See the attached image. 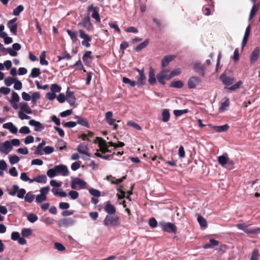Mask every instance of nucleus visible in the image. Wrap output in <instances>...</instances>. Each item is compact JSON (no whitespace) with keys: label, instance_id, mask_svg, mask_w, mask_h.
<instances>
[{"label":"nucleus","instance_id":"nucleus-1","mask_svg":"<svg viewBox=\"0 0 260 260\" xmlns=\"http://www.w3.org/2000/svg\"><path fill=\"white\" fill-rule=\"evenodd\" d=\"M105 226H117L120 224V217L115 214L107 215L103 220Z\"/></svg>","mask_w":260,"mask_h":260},{"label":"nucleus","instance_id":"nucleus-2","mask_svg":"<svg viewBox=\"0 0 260 260\" xmlns=\"http://www.w3.org/2000/svg\"><path fill=\"white\" fill-rule=\"evenodd\" d=\"M158 225L160 227L162 231L165 232L172 234H176L177 233V228L173 223L162 221L159 222Z\"/></svg>","mask_w":260,"mask_h":260},{"label":"nucleus","instance_id":"nucleus-3","mask_svg":"<svg viewBox=\"0 0 260 260\" xmlns=\"http://www.w3.org/2000/svg\"><path fill=\"white\" fill-rule=\"evenodd\" d=\"M249 225L245 223H238L236 225V226L239 230L243 231L247 234L256 235L260 233V228H249Z\"/></svg>","mask_w":260,"mask_h":260},{"label":"nucleus","instance_id":"nucleus-4","mask_svg":"<svg viewBox=\"0 0 260 260\" xmlns=\"http://www.w3.org/2000/svg\"><path fill=\"white\" fill-rule=\"evenodd\" d=\"M169 72V70L168 69H162V70L157 74L156 78L160 84L165 85L166 84L165 80H169L171 79L170 75L168 74Z\"/></svg>","mask_w":260,"mask_h":260},{"label":"nucleus","instance_id":"nucleus-5","mask_svg":"<svg viewBox=\"0 0 260 260\" xmlns=\"http://www.w3.org/2000/svg\"><path fill=\"white\" fill-rule=\"evenodd\" d=\"M87 11L88 12H90L92 11L91 14L92 18L96 20V21L98 22H101L100 16L99 14V7L97 6L94 7L93 4H92L87 7Z\"/></svg>","mask_w":260,"mask_h":260},{"label":"nucleus","instance_id":"nucleus-6","mask_svg":"<svg viewBox=\"0 0 260 260\" xmlns=\"http://www.w3.org/2000/svg\"><path fill=\"white\" fill-rule=\"evenodd\" d=\"M79 37L83 40L82 41V45L87 48L90 46V42L91 41V37H90L85 31L83 29L79 30Z\"/></svg>","mask_w":260,"mask_h":260},{"label":"nucleus","instance_id":"nucleus-7","mask_svg":"<svg viewBox=\"0 0 260 260\" xmlns=\"http://www.w3.org/2000/svg\"><path fill=\"white\" fill-rule=\"evenodd\" d=\"M77 186L80 189L85 188L86 183L80 178H75L72 181L71 186L72 189H77Z\"/></svg>","mask_w":260,"mask_h":260},{"label":"nucleus","instance_id":"nucleus-8","mask_svg":"<svg viewBox=\"0 0 260 260\" xmlns=\"http://www.w3.org/2000/svg\"><path fill=\"white\" fill-rule=\"evenodd\" d=\"M201 79L197 76H192L188 80L187 86L189 89H193L196 87V85L201 82Z\"/></svg>","mask_w":260,"mask_h":260},{"label":"nucleus","instance_id":"nucleus-9","mask_svg":"<svg viewBox=\"0 0 260 260\" xmlns=\"http://www.w3.org/2000/svg\"><path fill=\"white\" fill-rule=\"evenodd\" d=\"M194 71L198 73L200 75L204 77L205 75V67L200 62H196L193 67Z\"/></svg>","mask_w":260,"mask_h":260},{"label":"nucleus","instance_id":"nucleus-10","mask_svg":"<svg viewBox=\"0 0 260 260\" xmlns=\"http://www.w3.org/2000/svg\"><path fill=\"white\" fill-rule=\"evenodd\" d=\"M82 25L87 30L90 31L93 29V25L90 22V18L89 16L85 17L81 23L78 24V25Z\"/></svg>","mask_w":260,"mask_h":260},{"label":"nucleus","instance_id":"nucleus-11","mask_svg":"<svg viewBox=\"0 0 260 260\" xmlns=\"http://www.w3.org/2000/svg\"><path fill=\"white\" fill-rule=\"evenodd\" d=\"M66 100L71 106H73L75 104L76 98L74 95V92L70 90L69 87L68 88L66 91Z\"/></svg>","mask_w":260,"mask_h":260},{"label":"nucleus","instance_id":"nucleus-12","mask_svg":"<svg viewBox=\"0 0 260 260\" xmlns=\"http://www.w3.org/2000/svg\"><path fill=\"white\" fill-rule=\"evenodd\" d=\"M137 71L139 72V74L137 77V82H136V84L138 86H142L145 84L146 79L144 71L139 69H137Z\"/></svg>","mask_w":260,"mask_h":260},{"label":"nucleus","instance_id":"nucleus-13","mask_svg":"<svg viewBox=\"0 0 260 260\" xmlns=\"http://www.w3.org/2000/svg\"><path fill=\"white\" fill-rule=\"evenodd\" d=\"M75 221L71 218H63L59 220L58 225L60 227H68L74 224Z\"/></svg>","mask_w":260,"mask_h":260},{"label":"nucleus","instance_id":"nucleus-14","mask_svg":"<svg viewBox=\"0 0 260 260\" xmlns=\"http://www.w3.org/2000/svg\"><path fill=\"white\" fill-rule=\"evenodd\" d=\"M57 174H60L63 176H67L69 175V172L68 168L64 165H58L55 166Z\"/></svg>","mask_w":260,"mask_h":260},{"label":"nucleus","instance_id":"nucleus-15","mask_svg":"<svg viewBox=\"0 0 260 260\" xmlns=\"http://www.w3.org/2000/svg\"><path fill=\"white\" fill-rule=\"evenodd\" d=\"M16 20L17 18H14L9 21L7 24L10 31L14 35H17V24L16 23Z\"/></svg>","mask_w":260,"mask_h":260},{"label":"nucleus","instance_id":"nucleus-16","mask_svg":"<svg viewBox=\"0 0 260 260\" xmlns=\"http://www.w3.org/2000/svg\"><path fill=\"white\" fill-rule=\"evenodd\" d=\"M12 149L11 142L7 140L0 145V151L7 154Z\"/></svg>","mask_w":260,"mask_h":260},{"label":"nucleus","instance_id":"nucleus-17","mask_svg":"<svg viewBox=\"0 0 260 260\" xmlns=\"http://www.w3.org/2000/svg\"><path fill=\"white\" fill-rule=\"evenodd\" d=\"M219 79L222 81V83L226 86L232 85L235 81L234 77L227 76L224 74L220 76Z\"/></svg>","mask_w":260,"mask_h":260},{"label":"nucleus","instance_id":"nucleus-18","mask_svg":"<svg viewBox=\"0 0 260 260\" xmlns=\"http://www.w3.org/2000/svg\"><path fill=\"white\" fill-rule=\"evenodd\" d=\"M260 54V48L256 47L251 53L250 57V62L251 64L254 63L258 59Z\"/></svg>","mask_w":260,"mask_h":260},{"label":"nucleus","instance_id":"nucleus-19","mask_svg":"<svg viewBox=\"0 0 260 260\" xmlns=\"http://www.w3.org/2000/svg\"><path fill=\"white\" fill-rule=\"evenodd\" d=\"M104 210L109 215L115 214L116 211L115 206L112 205L109 201L106 202Z\"/></svg>","mask_w":260,"mask_h":260},{"label":"nucleus","instance_id":"nucleus-20","mask_svg":"<svg viewBox=\"0 0 260 260\" xmlns=\"http://www.w3.org/2000/svg\"><path fill=\"white\" fill-rule=\"evenodd\" d=\"M28 123L30 125L35 126V131L37 132L41 131L44 128L41 123L34 119L29 120Z\"/></svg>","mask_w":260,"mask_h":260},{"label":"nucleus","instance_id":"nucleus-21","mask_svg":"<svg viewBox=\"0 0 260 260\" xmlns=\"http://www.w3.org/2000/svg\"><path fill=\"white\" fill-rule=\"evenodd\" d=\"M175 58L173 55H166L165 56L161 61V67L162 69L166 67L169 63L172 61Z\"/></svg>","mask_w":260,"mask_h":260},{"label":"nucleus","instance_id":"nucleus-22","mask_svg":"<svg viewBox=\"0 0 260 260\" xmlns=\"http://www.w3.org/2000/svg\"><path fill=\"white\" fill-rule=\"evenodd\" d=\"M251 26L250 25H249L246 28L244 36L242 42V47L244 48L248 41V38L250 35V31Z\"/></svg>","mask_w":260,"mask_h":260},{"label":"nucleus","instance_id":"nucleus-23","mask_svg":"<svg viewBox=\"0 0 260 260\" xmlns=\"http://www.w3.org/2000/svg\"><path fill=\"white\" fill-rule=\"evenodd\" d=\"M3 128L8 129L12 134H16L17 133V128L12 123L8 122L3 124Z\"/></svg>","mask_w":260,"mask_h":260},{"label":"nucleus","instance_id":"nucleus-24","mask_svg":"<svg viewBox=\"0 0 260 260\" xmlns=\"http://www.w3.org/2000/svg\"><path fill=\"white\" fill-rule=\"evenodd\" d=\"M78 151L81 154H84L88 157L90 156V154L88 152V148L84 144L81 143L79 144L77 147Z\"/></svg>","mask_w":260,"mask_h":260},{"label":"nucleus","instance_id":"nucleus-25","mask_svg":"<svg viewBox=\"0 0 260 260\" xmlns=\"http://www.w3.org/2000/svg\"><path fill=\"white\" fill-rule=\"evenodd\" d=\"M75 118L77 119V124L78 123L82 126L88 128L89 127L88 122L85 118H82V117L79 116H75Z\"/></svg>","mask_w":260,"mask_h":260},{"label":"nucleus","instance_id":"nucleus-26","mask_svg":"<svg viewBox=\"0 0 260 260\" xmlns=\"http://www.w3.org/2000/svg\"><path fill=\"white\" fill-rule=\"evenodd\" d=\"M20 111L24 112L27 114H30L32 113V110L28 105L27 103L23 102L20 104Z\"/></svg>","mask_w":260,"mask_h":260},{"label":"nucleus","instance_id":"nucleus-27","mask_svg":"<svg viewBox=\"0 0 260 260\" xmlns=\"http://www.w3.org/2000/svg\"><path fill=\"white\" fill-rule=\"evenodd\" d=\"M91 53V51H86L82 57L83 61L86 66H89L90 63V61L88 60V59H92Z\"/></svg>","mask_w":260,"mask_h":260},{"label":"nucleus","instance_id":"nucleus-28","mask_svg":"<svg viewBox=\"0 0 260 260\" xmlns=\"http://www.w3.org/2000/svg\"><path fill=\"white\" fill-rule=\"evenodd\" d=\"M34 181L38 183H45L47 181V177L45 175H39L31 180L30 183H32Z\"/></svg>","mask_w":260,"mask_h":260},{"label":"nucleus","instance_id":"nucleus-29","mask_svg":"<svg viewBox=\"0 0 260 260\" xmlns=\"http://www.w3.org/2000/svg\"><path fill=\"white\" fill-rule=\"evenodd\" d=\"M148 82L151 85H154L156 83L154 71L152 68L150 69L149 73Z\"/></svg>","mask_w":260,"mask_h":260},{"label":"nucleus","instance_id":"nucleus-30","mask_svg":"<svg viewBox=\"0 0 260 260\" xmlns=\"http://www.w3.org/2000/svg\"><path fill=\"white\" fill-rule=\"evenodd\" d=\"M228 160L229 158L226 153L218 157V162L222 167L225 166L226 164H227Z\"/></svg>","mask_w":260,"mask_h":260},{"label":"nucleus","instance_id":"nucleus-31","mask_svg":"<svg viewBox=\"0 0 260 260\" xmlns=\"http://www.w3.org/2000/svg\"><path fill=\"white\" fill-rule=\"evenodd\" d=\"M259 7V4H254L253 5L249 14L248 21H250L252 18L255 16L256 12L258 10Z\"/></svg>","mask_w":260,"mask_h":260},{"label":"nucleus","instance_id":"nucleus-32","mask_svg":"<svg viewBox=\"0 0 260 260\" xmlns=\"http://www.w3.org/2000/svg\"><path fill=\"white\" fill-rule=\"evenodd\" d=\"M212 127L216 132L218 133L226 132L230 128V126L228 124L220 126H212Z\"/></svg>","mask_w":260,"mask_h":260},{"label":"nucleus","instance_id":"nucleus-33","mask_svg":"<svg viewBox=\"0 0 260 260\" xmlns=\"http://www.w3.org/2000/svg\"><path fill=\"white\" fill-rule=\"evenodd\" d=\"M67 32L68 33V35L70 37L71 40L73 43H75L78 40L77 36H78V32L77 31H72L70 29H67Z\"/></svg>","mask_w":260,"mask_h":260},{"label":"nucleus","instance_id":"nucleus-34","mask_svg":"<svg viewBox=\"0 0 260 260\" xmlns=\"http://www.w3.org/2000/svg\"><path fill=\"white\" fill-rule=\"evenodd\" d=\"M46 142L44 140H43L42 142L40 143L37 147L36 149L34 152L36 155H43V152L42 150L43 147L45 145Z\"/></svg>","mask_w":260,"mask_h":260},{"label":"nucleus","instance_id":"nucleus-35","mask_svg":"<svg viewBox=\"0 0 260 260\" xmlns=\"http://www.w3.org/2000/svg\"><path fill=\"white\" fill-rule=\"evenodd\" d=\"M149 43V39L145 40L143 42L138 45L135 48V50L136 52H139L143 49L146 48Z\"/></svg>","mask_w":260,"mask_h":260},{"label":"nucleus","instance_id":"nucleus-36","mask_svg":"<svg viewBox=\"0 0 260 260\" xmlns=\"http://www.w3.org/2000/svg\"><path fill=\"white\" fill-rule=\"evenodd\" d=\"M94 142L95 143H98L100 149H101V148H102L103 147L108 145L106 143V141L101 137H96L95 140H94Z\"/></svg>","mask_w":260,"mask_h":260},{"label":"nucleus","instance_id":"nucleus-37","mask_svg":"<svg viewBox=\"0 0 260 260\" xmlns=\"http://www.w3.org/2000/svg\"><path fill=\"white\" fill-rule=\"evenodd\" d=\"M162 121L165 122H168L170 119V114L168 109H164L162 112Z\"/></svg>","mask_w":260,"mask_h":260},{"label":"nucleus","instance_id":"nucleus-38","mask_svg":"<svg viewBox=\"0 0 260 260\" xmlns=\"http://www.w3.org/2000/svg\"><path fill=\"white\" fill-rule=\"evenodd\" d=\"M171 87L181 88L183 86V83L180 80L172 81L170 85Z\"/></svg>","mask_w":260,"mask_h":260},{"label":"nucleus","instance_id":"nucleus-39","mask_svg":"<svg viewBox=\"0 0 260 260\" xmlns=\"http://www.w3.org/2000/svg\"><path fill=\"white\" fill-rule=\"evenodd\" d=\"M230 105V100L229 99H226L224 101L221 103V105L219 108V110L221 111H224L226 110L227 108Z\"/></svg>","mask_w":260,"mask_h":260},{"label":"nucleus","instance_id":"nucleus-40","mask_svg":"<svg viewBox=\"0 0 260 260\" xmlns=\"http://www.w3.org/2000/svg\"><path fill=\"white\" fill-rule=\"evenodd\" d=\"M41 74L40 70L39 68H34L31 70V73L29 75V77L32 78H36Z\"/></svg>","mask_w":260,"mask_h":260},{"label":"nucleus","instance_id":"nucleus-41","mask_svg":"<svg viewBox=\"0 0 260 260\" xmlns=\"http://www.w3.org/2000/svg\"><path fill=\"white\" fill-rule=\"evenodd\" d=\"M46 52L43 51L40 56V61L42 65L47 66L48 64V61L46 60Z\"/></svg>","mask_w":260,"mask_h":260},{"label":"nucleus","instance_id":"nucleus-42","mask_svg":"<svg viewBox=\"0 0 260 260\" xmlns=\"http://www.w3.org/2000/svg\"><path fill=\"white\" fill-rule=\"evenodd\" d=\"M197 220L201 227L205 228L207 226L206 219L201 215L198 216Z\"/></svg>","mask_w":260,"mask_h":260},{"label":"nucleus","instance_id":"nucleus-43","mask_svg":"<svg viewBox=\"0 0 260 260\" xmlns=\"http://www.w3.org/2000/svg\"><path fill=\"white\" fill-rule=\"evenodd\" d=\"M1 50L2 51H7L9 53V54L12 56H16L17 55V52H16L15 50L11 48L7 49L4 47H2Z\"/></svg>","mask_w":260,"mask_h":260},{"label":"nucleus","instance_id":"nucleus-44","mask_svg":"<svg viewBox=\"0 0 260 260\" xmlns=\"http://www.w3.org/2000/svg\"><path fill=\"white\" fill-rule=\"evenodd\" d=\"M54 248L55 249L61 252L66 250V247L61 243L58 242H55L54 243Z\"/></svg>","mask_w":260,"mask_h":260},{"label":"nucleus","instance_id":"nucleus-45","mask_svg":"<svg viewBox=\"0 0 260 260\" xmlns=\"http://www.w3.org/2000/svg\"><path fill=\"white\" fill-rule=\"evenodd\" d=\"M242 84V82L241 81H239L238 82H237L234 85L229 87H225V88L228 89L229 90L233 91L237 89H238L240 87L241 85Z\"/></svg>","mask_w":260,"mask_h":260},{"label":"nucleus","instance_id":"nucleus-46","mask_svg":"<svg viewBox=\"0 0 260 260\" xmlns=\"http://www.w3.org/2000/svg\"><path fill=\"white\" fill-rule=\"evenodd\" d=\"M35 199V195L30 192H28L25 197V201L28 203H31Z\"/></svg>","mask_w":260,"mask_h":260},{"label":"nucleus","instance_id":"nucleus-47","mask_svg":"<svg viewBox=\"0 0 260 260\" xmlns=\"http://www.w3.org/2000/svg\"><path fill=\"white\" fill-rule=\"evenodd\" d=\"M27 219L29 222L34 223L38 220V217L36 214L30 213L27 215Z\"/></svg>","mask_w":260,"mask_h":260},{"label":"nucleus","instance_id":"nucleus-48","mask_svg":"<svg viewBox=\"0 0 260 260\" xmlns=\"http://www.w3.org/2000/svg\"><path fill=\"white\" fill-rule=\"evenodd\" d=\"M47 176L50 178H53L57 175L55 167L52 169H49L47 172Z\"/></svg>","mask_w":260,"mask_h":260},{"label":"nucleus","instance_id":"nucleus-49","mask_svg":"<svg viewBox=\"0 0 260 260\" xmlns=\"http://www.w3.org/2000/svg\"><path fill=\"white\" fill-rule=\"evenodd\" d=\"M122 82L125 84H128L132 87H134L137 84L135 81H132L126 77H123L122 78Z\"/></svg>","mask_w":260,"mask_h":260},{"label":"nucleus","instance_id":"nucleus-50","mask_svg":"<svg viewBox=\"0 0 260 260\" xmlns=\"http://www.w3.org/2000/svg\"><path fill=\"white\" fill-rule=\"evenodd\" d=\"M51 90L52 92H59L60 91L61 88L57 84H53L51 85Z\"/></svg>","mask_w":260,"mask_h":260},{"label":"nucleus","instance_id":"nucleus-51","mask_svg":"<svg viewBox=\"0 0 260 260\" xmlns=\"http://www.w3.org/2000/svg\"><path fill=\"white\" fill-rule=\"evenodd\" d=\"M40 94L39 92H35L32 93L31 96V102L34 104H36L37 100L40 99Z\"/></svg>","mask_w":260,"mask_h":260},{"label":"nucleus","instance_id":"nucleus-52","mask_svg":"<svg viewBox=\"0 0 260 260\" xmlns=\"http://www.w3.org/2000/svg\"><path fill=\"white\" fill-rule=\"evenodd\" d=\"M23 6L19 5L13 10V14L15 16H18L23 11Z\"/></svg>","mask_w":260,"mask_h":260},{"label":"nucleus","instance_id":"nucleus-53","mask_svg":"<svg viewBox=\"0 0 260 260\" xmlns=\"http://www.w3.org/2000/svg\"><path fill=\"white\" fill-rule=\"evenodd\" d=\"M19 99L20 98L18 94L15 92H13L12 94V99L10 101V102L11 104H13V103H16L19 102Z\"/></svg>","mask_w":260,"mask_h":260},{"label":"nucleus","instance_id":"nucleus-54","mask_svg":"<svg viewBox=\"0 0 260 260\" xmlns=\"http://www.w3.org/2000/svg\"><path fill=\"white\" fill-rule=\"evenodd\" d=\"M121 187L122 188V189H117L118 191L121 193L120 195L117 194L118 199H122L125 198V191L124 190L125 189V188L123 186H121Z\"/></svg>","mask_w":260,"mask_h":260},{"label":"nucleus","instance_id":"nucleus-55","mask_svg":"<svg viewBox=\"0 0 260 260\" xmlns=\"http://www.w3.org/2000/svg\"><path fill=\"white\" fill-rule=\"evenodd\" d=\"M78 67V69L79 70H83L84 72H86V70L84 69V67L82 63V62L80 59H79L75 64H74L73 66H72V67Z\"/></svg>","mask_w":260,"mask_h":260},{"label":"nucleus","instance_id":"nucleus-56","mask_svg":"<svg viewBox=\"0 0 260 260\" xmlns=\"http://www.w3.org/2000/svg\"><path fill=\"white\" fill-rule=\"evenodd\" d=\"M188 112V109L175 110L174 111V114L176 116H180L183 114L187 113Z\"/></svg>","mask_w":260,"mask_h":260},{"label":"nucleus","instance_id":"nucleus-57","mask_svg":"<svg viewBox=\"0 0 260 260\" xmlns=\"http://www.w3.org/2000/svg\"><path fill=\"white\" fill-rule=\"evenodd\" d=\"M19 157L16 155L11 156L9 158V161L11 165H14L17 163L19 161Z\"/></svg>","mask_w":260,"mask_h":260},{"label":"nucleus","instance_id":"nucleus-58","mask_svg":"<svg viewBox=\"0 0 260 260\" xmlns=\"http://www.w3.org/2000/svg\"><path fill=\"white\" fill-rule=\"evenodd\" d=\"M16 80V78L8 77L5 79V84L7 86H11Z\"/></svg>","mask_w":260,"mask_h":260},{"label":"nucleus","instance_id":"nucleus-59","mask_svg":"<svg viewBox=\"0 0 260 260\" xmlns=\"http://www.w3.org/2000/svg\"><path fill=\"white\" fill-rule=\"evenodd\" d=\"M89 193L95 197H99L101 196V192L97 189L91 188L89 190Z\"/></svg>","mask_w":260,"mask_h":260},{"label":"nucleus","instance_id":"nucleus-60","mask_svg":"<svg viewBox=\"0 0 260 260\" xmlns=\"http://www.w3.org/2000/svg\"><path fill=\"white\" fill-rule=\"evenodd\" d=\"M127 125L128 126H132L136 128L137 130L141 131L142 129V127L138 125L137 123L133 122L132 121H129L127 123Z\"/></svg>","mask_w":260,"mask_h":260},{"label":"nucleus","instance_id":"nucleus-61","mask_svg":"<svg viewBox=\"0 0 260 260\" xmlns=\"http://www.w3.org/2000/svg\"><path fill=\"white\" fill-rule=\"evenodd\" d=\"M181 73V70L180 68L175 69L173 70L170 73L171 78H172L174 76L180 75Z\"/></svg>","mask_w":260,"mask_h":260},{"label":"nucleus","instance_id":"nucleus-62","mask_svg":"<svg viewBox=\"0 0 260 260\" xmlns=\"http://www.w3.org/2000/svg\"><path fill=\"white\" fill-rule=\"evenodd\" d=\"M46 196H43L41 194H38L36 198V201L38 203H41L46 200Z\"/></svg>","mask_w":260,"mask_h":260},{"label":"nucleus","instance_id":"nucleus-63","mask_svg":"<svg viewBox=\"0 0 260 260\" xmlns=\"http://www.w3.org/2000/svg\"><path fill=\"white\" fill-rule=\"evenodd\" d=\"M54 151V148L51 146H46L44 148L43 152L46 154H49L52 153Z\"/></svg>","mask_w":260,"mask_h":260},{"label":"nucleus","instance_id":"nucleus-64","mask_svg":"<svg viewBox=\"0 0 260 260\" xmlns=\"http://www.w3.org/2000/svg\"><path fill=\"white\" fill-rule=\"evenodd\" d=\"M259 255L258 251L257 249H254L250 260H257Z\"/></svg>","mask_w":260,"mask_h":260}]
</instances>
